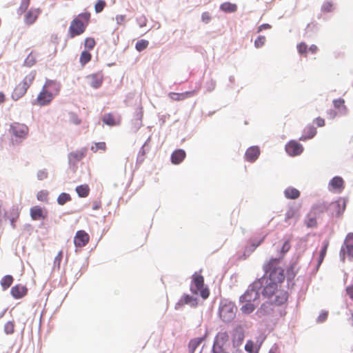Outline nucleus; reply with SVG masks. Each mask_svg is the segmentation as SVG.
Wrapping results in <instances>:
<instances>
[{"instance_id": "nucleus-1", "label": "nucleus", "mask_w": 353, "mask_h": 353, "mask_svg": "<svg viewBox=\"0 0 353 353\" xmlns=\"http://www.w3.org/2000/svg\"><path fill=\"white\" fill-rule=\"evenodd\" d=\"M263 269L265 273L270 272L269 276H263L255 281L252 290H261L262 295L272 304L281 305L285 303L288 299V292L278 288L285 279L284 270L279 266V259H270L263 265Z\"/></svg>"}, {"instance_id": "nucleus-2", "label": "nucleus", "mask_w": 353, "mask_h": 353, "mask_svg": "<svg viewBox=\"0 0 353 353\" xmlns=\"http://www.w3.org/2000/svg\"><path fill=\"white\" fill-rule=\"evenodd\" d=\"M90 13L84 12L74 17L68 28V36L72 39L82 34L86 30L90 20Z\"/></svg>"}, {"instance_id": "nucleus-3", "label": "nucleus", "mask_w": 353, "mask_h": 353, "mask_svg": "<svg viewBox=\"0 0 353 353\" xmlns=\"http://www.w3.org/2000/svg\"><path fill=\"white\" fill-rule=\"evenodd\" d=\"M192 281L190 285V291L195 295H200L203 299H206L210 295L208 287L205 286L204 278L199 272L192 275Z\"/></svg>"}, {"instance_id": "nucleus-4", "label": "nucleus", "mask_w": 353, "mask_h": 353, "mask_svg": "<svg viewBox=\"0 0 353 353\" xmlns=\"http://www.w3.org/2000/svg\"><path fill=\"white\" fill-rule=\"evenodd\" d=\"M35 71L30 72L25 76L23 81L16 85L12 94V98L14 100H18L26 93L35 79Z\"/></svg>"}, {"instance_id": "nucleus-5", "label": "nucleus", "mask_w": 353, "mask_h": 353, "mask_svg": "<svg viewBox=\"0 0 353 353\" xmlns=\"http://www.w3.org/2000/svg\"><path fill=\"white\" fill-rule=\"evenodd\" d=\"M236 308L231 303H222L219 307V316L225 322H230L236 316Z\"/></svg>"}, {"instance_id": "nucleus-6", "label": "nucleus", "mask_w": 353, "mask_h": 353, "mask_svg": "<svg viewBox=\"0 0 353 353\" xmlns=\"http://www.w3.org/2000/svg\"><path fill=\"white\" fill-rule=\"evenodd\" d=\"M254 296V299H256L259 296V292L254 290H248L241 297V299L246 301L241 307V311L245 314L252 313L255 310V305L251 302L250 298Z\"/></svg>"}, {"instance_id": "nucleus-7", "label": "nucleus", "mask_w": 353, "mask_h": 353, "mask_svg": "<svg viewBox=\"0 0 353 353\" xmlns=\"http://www.w3.org/2000/svg\"><path fill=\"white\" fill-rule=\"evenodd\" d=\"M10 132L15 137L16 140L21 141L27 138L29 129L25 124L14 122L10 126Z\"/></svg>"}, {"instance_id": "nucleus-8", "label": "nucleus", "mask_w": 353, "mask_h": 353, "mask_svg": "<svg viewBox=\"0 0 353 353\" xmlns=\"http://www.w3.org/2000/svg\"><path fill=\"white\" fill-rule=\"evenodd\" d=\"M346 256L350 259L353 258V233L347 235L340 251V256L343 261H345Z\"/></svg>"}, {"instance_id": "nucleus-9", "label": "nucleus", "mask_w": 353, "mask_h": 353, "mask_svg": "<svg viewBox=\"0 0 353 353\" xmlns=\"http://www.w3.org/2000/svg\"><path fill=\"white\" fill-rule=\"evenodd\" d=\"M88 149L82 148L79 150L72 151L68 154L69 164L75 165L79 161L82 160L86 155Z\"/></svg>"}, {"instance_id": "nucleus-10", "label": "nucleus", "mask_w": 353, "mask_h": 353, "mask_svg": "<svg viewBox=\"0 0 353 353\" xmlns=\"http://www.w3.org/2000/svg\"><path fill=\"white\" fill-rule=\"evenodd\" d=\"M90 241L89 234L84 230L77 232L74 237V243L76 247L81 248L85 246Z\"/></svg>"}, {"instance_id": "nucleus-11", "label": "nucleus", "mask_w": 353, "mask_h": 353, "mask_svg": "<svg viewBox=\"0 0 353 353\" xmlns=\"http://www.w3.org/2000/svg\"><path fill=\"white\" fill-rule=\"evenodd\" d=\"M286 152L290 156H297L302 153L303 148L301 143L296 141H290L285 145Z\"/></svg>"}, {"instance_id": "nucleus-12", "label": "nucleus", "mask_w": 353, "mask_h": 353, "mask_svg": "<svg viewBox=\"0 0 353 353\" xmlns=\"http://www.w3.org/2000/svg\"><path fill=\"white\" fill-rule=\"evenodd\" d=\"M24 13V22L26 25L30 26L37 21L41 14V10L39 8H31L28 12L26 11Z\"/></svg>"}, {"instance_id": "nucleus-13", "label": "nucleus", "mask_w": 353, "mask_h": 353, "mask_svg": "<svg viewBox=\"0 0 353 353\" xmlns=\"http://www.w3.org/2000/svg\"><path fill=\"white\" fill-rule=\"evenodd\" d=\"M86 79L91 87L97 89L101 85L103 81V76L101 72H97L88 75Z\"/></svg>"}, {"instance_id": "nucleus-14", "label": "nucleus", "mask_w": 353, "mask_h": 353, "mask_svg": "<svg viewBox=\"0 0 353 353\" xmlns=\"http://www.w3.org/2000/svg\"><path fill=\"white\" fill-rule=\"evenodd\" d=\"M30 216L32 220L45 219L47 217V211L39 205L34 206L30 210Z\"/></svg>"}, {"instance_id": "nucleus-15", "label": "nucleus", "mask_w": 353, "mask_h": 353, "mask_svg": "<svg viewBox=\"0 0 353 353\" xmlns=\"http://www.w3.org/2000/svg\"><path fill=\"white\" fill-rule=\"evenodd\" d=\"M43 88L54 97L59 92L60 85L55 81L48 80L45 83Z\"/></svg>"}, {"instance_id": "nucleus-16", "label": "nucleus", "mask_w": 353, "mask_h": 353, "mask_svg": "<svg viewBox=\"0 0 353 353\" xmlns=\"http://www.w3.org/2000/svg\"><path fill=\"white\" fill-rule=\"evenodd\" d=\"M28 289L26 286L18 284L11 288L10 293L14 299H21L27 294Z\"/></svg>"}, {"instance_id": "nucleus-17", "label": "nucleus", "mask_w": 353, "mask_h": 353, "mask_svg": "<svg viewBox=\"0 0 353 353\" xmlns=\"http://www.w3.org/2000/svg\"><path fill=\"white\" fill-rule=\"evenodd\" d=\"M260 154V150L258 146H252L249 148L245 154L246 161L254 162L256 161Z\"/></svg>"}, {"instance_id": "nucleus-18", "label": "nucleus", "mask_w": 353, "mask_h": 353, "mask_svg": "<svg viewBox=\"0 0 353 353\" xmlns=\"http://www.w3.org/2000/svg\"><path fill=\"white\" fill-rule=\"evenodd\" d=\"M53 97L51 96L46 90L42 88L41 92L39 94L37 101L38 104L40 105H46L50 103L53 99Z\"/></svg>"}, {"instance_id": "nucleus-19", "label": "nucleus", "mask_w": 353, "mask_h": 353, "mask_svg": "<svg viewBox=\"0 0 353 353\" xmlns=\"http://www.w3.org/2000/svg\"><path fill=\"white\" fill-rule=\"evenodd\" d=\"M102 121L106 125L114 126L120 124L121 118L120 117H114L112 113H108L103 117Z\"/></svg>"}, {"instance_id": "nucleus-20", "label": "nucleus", "mask_w": 353, "mask_h": 353, "mask_svg": "<svg viewBox=\"0 0 353 353\" xmlns=\"http://www.w3.org/2000/svg\"><path fill=\"white\" fill-rule=\"evenodd\" d=\"M186 154L182 149L174 150L171 155V161L173 164H179L185 159Z\"/></svg>"}, {"instance_id": "nucleus-21", "label": "nucleus", "mask_w": 353, "mask_h": 353, "mask_svg": "<svg viewBox=\"0 0 353 353\" xmlns=\"http://www.w3.org/2000/svg\"><path fill=\"white\" fill-rule=\"evenodd\" d=\"M195 92L188 91L183 93H176V92H170L168 94V97L173 101H182L188 97H191L194 95Z\"/></svg>"}, {"instance_id": "nucleus-22", "label": "nucleus", "mask_w": 353, "mask_h": 353, "mask_svg": "<svg viewBox=\"0 0 353 353\" xmlns=\"http://www.w3.org/2000/svg\"><path fill=\"white\" fill-rule=\"evenodd\" d=\"M233 343L234 345H240L244 339V332L241 327H236L232 334Z\"/></svg>"}, {"instance_id": "nucleus-23", "label": "nucleus", "mask_w": 353, "mask_h": 353, "mask_svg": "<svg viewBox=\"0 0 353 353\" xmlns=\"http://www.w3.org/2000/svg\"><path fill=\"white\" fill-rule=\"evenodd\" d=\"M316 134V129L312 125L307 126L304 130L303 135L299 138L301 141H306L313 138Z\"/></svg>"}, {"instance_id": "nucleus-24", "label": "nucleus", "mask_w": 353, "mask_h": 353, "mask_svg": "<svg viewBox=\"0 0 353 353\" xmlns=\"http://www.w3.org/2000/svg\"><path fill=\"white\" fill-rule=\"evenodd\" d=\"M317 216L310 211L305 219V224L307 228H316L317 226Z\"/></svg>"}, {"instance_id": "nucleus-25", "label": "nucleus", "mask_w": 353, "mask_h": 353, "mask_svg": "<svg viewBox=\"0 0 353 353\" xmlns=\"http://www.w3.org/2000/svg\"><path fill=\"white\" fill-rule=\"evenodd\" d=\"M204 340L203 337H198L192 339L188 344V351L190 353H194L196 348L201 345Z\"/></svg>"}, {"instance_id": "nucleus-26", "label": "nucleus", "mask_w": 353, "mask_h": 353, "mask_svg": "<svg viewBox=\"0 0 353 353\" xmlns=\"http://www.w3.org/2000/svg\"><path fill=\"white\" fill-rule=\"evenodd\" d=\"M284 194L285 197L290 199H296L300 196V192L292 187L286 188L284 191Z\"/></svg>"}, {"instance_id": "nucleus-27", "label": "nucleus", "mask_w": 353, "mask_h": 353, "mask_svg": "<svg viewBox=\"0 0 353 353\" xmlns=\"http://www.w3.org/2000/svg\"><path fill=\"white\" fill-rule=\"evenodd\" d=\"M76 192L80 197H86L90 193V188L87 184L78 185L76 188Z\"/></svg>"}, {"instance_id": "nucleus-28", "label": "nucleus", "mask_w": 353, "mask_h": 353, "mask_svg": "<svg viewBox=\"0 0 353 353\" xmlns=\"http://www.w3.org/2000/svg\"><path fill=\"white\" fill-rule=\"evenodd\" d=\"M220 8L225 12H234L237 10V6L230 2H225L221 5Z\"/></svg>"}, {"instance_id": "nucleus-29", "label": "nucleus", "mask_w": 353, "mask_h": 353, "mask_svg": "<svg viewBox=\"0 0 353 353\" xmlns=\"http://www.w3.org/2000/svg\"><path fill=\"white\" fill-rule=\"evenodd\" d=\"M327 210V206L324 203H321L316 204L314 205L311 210V211L315 214L316 216L319 215L321 213H323Z\"/></svg>"}, {"instance_id": "nucleus-30", "label": "nucleus", "mask_w": 353, "mask_h": 353, "mask_svg": "<svg viewBox=\"0 0 353 353\" xmlns=\"http://www.w3.org/2000/svg\"><path fill=\"white\" fill-rule=\"evenodd\" d=\"M328 246H329V241L326 240L323 242V246L321 248L320 253H319V259H318V265H317L318 266L321 265V264L323 263V261L325 259V256L326 255Z\"/></svg>"}, {"instance_id": "nucleus-31", "label": "nucleus", "mask_w": 353, "mask_h": 353, "mask_svg": "<svg viewBox=\"0 0 353 353\" xmlns=\"http://www.w3.org/2000/svg\"><path fill=\"white\" fill-rule=\"evenodd\" d=\"M229 339V336L225 332H220L216 336V343L223 345Z\"/></svg>"}, {"instance_id": "nucleus-32", "label": "nucleus", "mask_w": 353, "mask_h": 353, "mask_svg": "<svg viewBox=\"0 0 353 353\" xmlns=\"http://www.w3.org/2000/svg\"><path fill=\"white\" fill-rule=\"evenodd\" d=\"M37 54L34 52H31L25 59L24 63L28 67L34 65L37 62Z\"/></svg>"}, {"instance_id": "nucleus-33", "label": "nucleus", "mask_w": 353, "mask_h": 353, "mask_svg": "<svg viewBox=\"0 0 353 353\" xmlns=\"http://www.w3.org/2000/svg\"><path fill=\"white\" fill-rule=\"evenodd\" d=\"M91 58L92 54L88 50H84L81 53L79 62L82 66H84L91 60Z\"/></svg>"}, {"instance_id": "nucleus-34", "label": "nucleus", "mask_w": 353, "mask_h": 353, "mask_svg": "<svg viewBox=\"0 0 353 353\" xmlns=\"http://www.w3.org/2000/svg\"><path fill=\"white\" fill-rule=\"evenodd\" d=\"M14 279L11 275H6L1 280V285L3 290H7L13 283Z\"/></svg>"}, {"instance_id": "nucleus-35", "label": "nucleus", "mask_w": 353, "mask_h": 353, "mask_svg": "<svg viewBox=\"0 0 353 353\" xmlns=\"http://www.w3.org/2000/svg\"><path fill=\"white\" fill-rule=\"evenodd\" d=\"M330 185L335 190L341 189L343 185V180L339 176L334 177L330 182Z\"/></svg>"}, {"instance_id": "nucleus-36", "label": "nucleus", "mask_w": 353, "mask_h": 353, "mask_svg": "<svg viewBox=\"0 0 353 353\" xmlns=\"http://www.w3.org/2000/svg\"><path fill=\"white\" fill-rule=\"evenodd\" d=\"M71 199L72 198L69 194L63 192L59 195L57 198V203L59 205H63L67 202L70 201Z\"/></svg>"}, {"instance_id": "nucleus-37", "label": "nucleus", "mask_w": 353, "mask_h": 353, "mask_svg": "<svg viewBox=\"0 0 353 353\" xmlns=\"http://www.w3.org/2000/svg\"><path fill=\"white\" fill-rule=\"evenodd\" d=\"M196 299L192 297V296H190L188 294H184L180 299L179 302L178 303L179 305H184V304H189L192 303H196ZM195 305L194 303H193Z\"/></svg>"}, {"instance_id": "nucleus-38", "label": "nucleus", "mask_w": 353, "mask_h": 353, "mask_svg": "<svg viewBox=\"0 0 353 353\" xmlns=\"http://www.w3.org/2000/svg\"><path fill=\"white\" fill-rule=\"evenodd\" d=\"M149 45V42L145 39H141L136 43L135 48L137 51L141 52L146 49Z\"/></svg>"}, {"instance_id": "nucleus-39", "label": "nucleus", "mask_w": 353, "mask_h": 353, "mask_svg": "<svg viewBox=\"0 0 353 353\" xmlns=\"http://www.w3.org/2000/svg\"><path fill=\"white\" fill-rule=\"evenodd\" d=\"M90 150L94 153L97 152L99 150L104 152L106 150V144L105 142L95 143L94 145H92Z\"/></svg>"}, {"instance_id": "nucleus-40", "label": "nucleus", "mask_w": 353, "mask_h": 353, "mask_svg": "<svg viewBox=\"0 0 353 353\" xmlns=\"http://www.w3.org/2000/svg\"><path fill=\"white\" fill-rule=\"evenodd\" d=\"M30 0H21V4L18 8V13L21 14L24 13L30 6Z\"/></svg>"}, {"instance_id": "nucleus-41", "label": "nucleus", "mask_w": 353, "mask_h": 353, "mask_svg": "<svg viewBox=\"0 0 353 353\" xmlns=\"http://www.w3.org/2000/svg\"><path fill=\"white\" fill-rule=\"evenodd\" d=\"M84 45H85V48L88 50H92L95 45H96V42H95V40L94 38H92V37H88L85 39L84 41Z\"/></svg>"}, {"instance_id": "nucleus-42", "label": "nucleus", "mask_w": 353, "mask_h": 353, "mask_svg": "<svg viewBox=\"0 0 353 353\" xmlns=\"http://www.w3.org/2000/svg\"><path fill=\"white\" fill-rule=\"evenodd\" d=\"M290 240L288 239L283 243L282 245V248L280 251L281 255L283 256L290 250Z\"/></svg>"}, {"instance_id": "nucleus-43", "label": "nucleus", "mask_w": 353, "mask_h": 353, "mask_svg": "<svg viewBox=\"0 0 353 353\" xmlns=\"http://www.w3.org/2000/svg\"><path fill=\"white\" fill-rule=\"evenodd\" d=\"M106 6V3L103 0H98L94 6V10L97 13L101 12Z\"/></svg>"}, {"instance_id": "nucleus-44", "label": "nucleus", "mask_w": 353, "mask_h": 353, "mask_svg": "<svg viewBox=\"0 0 353 353\" xmlns=\"http://www.w3.org/2000/svg\"><path fill=\"white\" fill-rule=\"evenodd\" d=\"M37 198L40 201L47 202L48 199V192L46 190L39 191L37 193Z\"/></svg>"}, {"instance_id": "nucleus-45", "label": "nucleus", "mask_w": 353, "mask_h": 353, "mask_svg": "<svg viewBox=\"0 0 353 353\" xmlns=\"http://www.w3.org/2000/svg\"><path fill=\"white\" fill-rule=\"evenodd\" d=\"M266 41V38L265 36L260 35L258 38L254 41V46L257 48H261L264 46Z\"/></svg>"}, {"instance_id": "nucleus-46", "label": "nucleus", "mask_w": 353, "mask_h": 353, "mask_svg": "<svg viewBox=\"0 0 353 353\" xmlns=\"http://www.w3.org/2000/svg\"><path fill=\"white\" fill-rule=\"evenodd\" d=\"M4 330L6 334H11L14 332V324L12 321H8L5 324Z\"/></svg>"}, {"instance_id": "nucleus-47", "label": "nucleus", "mask_w": 353, "mask_h": 353, "mask_svg": "<svg viewBox=\"0 0 353 353\" xmlns=\"http://www.w3.org/2000/svg\"><path fill=\"white\" fill-rule=\"evenodd\" d=\"M63 259V252L59 251L57 255L55 256L54 260V265L55 267H57L58 269L60 268L61 263Z\"/></svg>"}, {"instance_id": "nucleus-48", "label": "nucleus", "mask_w": 353, "mask_h": 353, "mask_svg": "<svg viewBox=\"0 0 353 353\" xmlns=\"http://www.w3.org/2000/svg\"><path fill=\"white\" fill-rule=\"evenodd\" d=\"M298 52L301 54H306L307 51V45L305 42H301L297 45Z\"/></svg>"}, {"instance_id": "nucleus-49", "label": "nucleus", "mask_w": 353, "mask_h": 353, "mask_svg": "<svg viewBox=\"0 0 353 353\" xmlns=\"http://www.w3.org/2000/svg\"><path fill=\"white\" fill-rule=\"evenodd\" d=\"M245 350L249 353H254L255 352V345L252 341H248L245 345Z\"/></svg>"}, {"instance_id": "nucleus-50", "label": "nucleus", "mask_w": 353, "mask_h": 353, "mask_svg": "<svg viewBox=\"0 0 353 353\" xmlns=\"http://www.w3.org/2000/svg\"><path fill=\"white\" fill-rule=\"evenodd\" d=\"M345 101L343 99H334L333 101V104L335 108L339 109L340 108L343 107V108H345V106L344 105Z\"/></svg>"}, {"instance_id": "nucleus-51", "label": "nucleus", "mask_w": 353, "mask_h": 353, "mask_svg": "<svg viewBox=\"0 0 353 353\" xmlns=\"http://www.w3.org/2000/svg\"><path fill=\"white\" fill-rule=\"evenodd\" d=\"M296 215V210L295 209L290 208L285 213V221H288L289 219H291L294 218Z\"/></svg>"}, {"instance_id": "nucleus-52", "label": "nucleus", "mask_w": 353, "mask_h": 353, "mask_svg": "<svg viewBox=\"0 0 353 353\" xmlns=\"http://www.w3.org/2000/svg\"><path fill=\"white\" fill-rule=\"evenodd\" d=\"M322 10L327 12H332L334 10L332 3L330 1L325 2L323 5Z\"/></svg>"}, {"instance_id": "nucleus-53", "label": "nucleus", "mask_w": 353, "mask_h": 353, "mask_svg": "<svg viewBox=\"0 0 353 353\" xmlns=\"http://www.w3.org/2000/svg\"><path fill=\"white\" fill-rule=\"evenodd\" d=\"M145 152L144 150L143 147H142L141 149L139 151V154L138 159H137V161L139 163H141L144 161V159H145Z\"/></svg>"}, {"instance_id": "nucleus-54", "label": "nucleus", "mask_w": 353, "mask_h": 353, "mask_svg": "<svg viewBox=\"0 0 353 353\" xmlns=\"http://www.w3.org/2000/svg\"><path fill=\"white\" fill-rule=\"evenodd\" d=\"M125 18H126L125 15L120 14V15H117L115 17V19H116L117 24L121 25L125 21Z\"/></svg>"}, {"instance_id": "nucleus-55", "label": "nucleus", "mask_w": 353, "mask_h": 353, "mask_svg": "<svg viewBox=\"0 0 353 353\" xmlns=\"http://www.w3.org/2000/svg\"><path fill=\"white\" fill-rule=\"evenodd\" d=\"M314 122L318 127H323L325 125V120L321 117H317L315 119Z\"/></svg>"}, {"instance_id": "nucleus-56", "label": "nucleus", "mask_w": 353, "mask_h": 353, "mask_svg": "<svg viewBox=\"0 0 353 353\" xmlns=\"http://www.w3.org/2000/svg\"><path fill=\"white\" fill-rule=\"evenodd\" d=\"M327 315L328 314L327 312H323L321 314H320V315L318 317V322L322 323L324 321H325L326 319L327 318Z\"/></svg>"}, {"instance_id": "nucleus-57", "label": "nucleus", "mask_w": 353, "mask_h": 353, "mask_svg": "<svg viewBox=\"0 0 353 353\" xmlns=\"http://www.w3.org/2000/svg\"><path fill=\"white\" fill-rule=\"evenodd\" d=\"M345 291L350 298L353 300V285L347 286Z\"/></svg>"}, {"instance_id": "nucleus-58", "label": "nucleus", "mask_w": 353, "mask_h": 353, "mask_svg": "<svg viewBox=\"0 0 353 353\" xmlns=\"http://www.w3.org/2000/svg\"><path fill=\"white\" fill-rule=\"evenodd\" d=\"M201 19L203 22L208 23L211 18L208 12H203L201 15Z\"/></svg>"}, {"instance_id": "nucleus-59", "label": "nucleus", "mask_w": 353, "mask_h": 353, "mask_svg": "<svg viewBox=\"0 0 353 353\" xmlns=\"http://www.w3.org/2000/svg\"><path fill=\"white\" fill-rule=\"evenodd\" d=\"M71 119L72 121L76 125H79L81 123V120L78 118V117L76 114H72Z\"/></svg>"}, {"instance_id": "nucleus-60", "label": "nucleus", "mask_w": 353, "mask_h": 353, "mask_svg": "<svg viewBox=\"0 0 353 353\" xmlns=\"http://www.w3.org/2000/svg\"><path fill=\"white\" fill-rule=\"evenodd\" d=\"M341 202L343 203V205L345 206V203H344V201H341V200H339V201H335V202H333V203H332L330 204V205H331L332 208H338V207H339V206H340V204H341Z\"/></svg>"}, {"instance_id": "nucleus-61", "label": "nucleus", "mask_w": 353, "mask_h": 353, "mask_svg": "<svg viewBox=\"0 0 353 353\" xmlns=\"http://www.w3.org/2000/svg\"><path fill=\"white\" fill-rule=\"evenodd\" d=\"M308 50L312 53V54H316L317 52V51L319 50V48L318 47L316 46V45H312Z\"/></svg>"}, {"instance_id": "nucleus-62", "label": "nucleus", "mask_w": 353, "mask_h": 353, "mask_svg": "<svg viewBox=\"0 0 353 353\" xmlns=\"http://www.w3.org/2000/svg\"><path fill=\"white\" fill-rule=\"evenodd\" d=\"M270 27L271 26L268 23L262 24L259 27L258 32H259L262 31L263 30L269 29V28H270Z\"/></svg>"}, {"instance_id": "nucleus-63", "label": "nucleus", "mask_w": 353, "mask_h": 353, "mask_svg": "<svg viewBox=\"0 0 353 353\" xmlns=\"http://www.w3.org/2000/svg\"><path fill=\"white\" fill-rule=\"evenodd\" d=\"M101 207V203L100 202H98V201H95L93 203V206H92V209L96 210H98Z\"/></svg>"}, {"instance_id": "nucleus-64", "label": "nucleus", "mask_w": 353, "mask_h": 353, "mask_svg": "<svg viewBox=\"0 0 353 353\" xmlns=\"http://www.w3.org/2000/svg\"><path fill=\"white\" fill-rule=\"evenodd\" d=\"M6 97L3 92H0V103L5 101Z\"/></svg>"}]
</instances>
